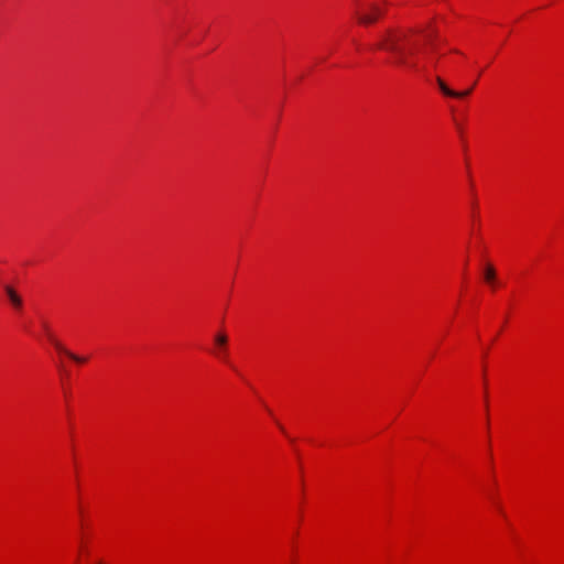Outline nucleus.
<instances>
[{
    "instance_id": "nucleus-4",
    "label": "nucleus",
    "mask_w": 564,
    "mask_h": 564,
    "mask_svg": "<svg viewBox=\"0 0 564 564\" xmlns=\"http://www.w3.org/2000/svg\"><path fill=\"white\" fill-rule=\"evenodd\" d=\"M48 335V339L52 341V344L54 345V347L59 351V352H63L65 354L67 357H69L70 359H73L74 361L76 362H85L86 359L83 358V357H79L75 354H73L72 351H69L68 349H66L62 343H59L53 335H51L50 333L47 334Z\"/></svg>"
},
{
    "instance_id": "nucleus-9",
    "label": "nucleus",
    "mask_w": 564,
    "mask_h": 564,
    "mask_svg": "<svg viewBox=\"0 0 564 564\" xmlns=\"http://www.w3.org/2000/svg\"><path fill=\"white\" fill-rule=\"evenodd\" d=\"M97 564H105L104 562H98Z\"/></svg>"
},
{
    "instance_id": "nucleus-8",
    "label": "nucleus",
    "mask_w": 564,
    "mask_h": 564,
    "mask_svg": "<svg viewBox=\"0 0 564 564\" xmlns=\"http://www.w3.org/2000/svg\"><path fill=\"white\" fill-rule=\"evenodd\" d=\"M471 91H473V87L465 89L464 91H457L458 96H454V98H464V97L470 95Z\"/></svg>"
},
{
    "instance_id": "nucleus-6",
    "label": "nucleus",
    "mask_w": 564,
    "mask_h": 564,
    "mask_svg": "<svg viewBox=\"0 0 564 564\" xmlns=\"http://www.w3.org/2000/svg\"><path fill=\"white\" fill-rule=\"evenodd\" d=\"M436 84L440 88V90L446 96V97H452L454 98V96H458L457 95V91L456 90H453L451 89L446 83L441 78V77H436Z\"/></svg>"
},
{
    "instance_id": "nucleus-2",
    "label": "nucleus",
    "mask_w": 564,
    "mask_h": 564,
    "mask_svg": "<svg viewBox=\"0 0 564 564\" xmlns=\"http://www.w3.org/2000/svg\"><path fill=\"white\" fill-rule=\"evenodd\" d=\"M383 14V10L377 4L369 6V12L360 13L357 12V19L360 24L370 25L378 21V19Z\"/></svg>"
},
{
    "instance_id": "nucleus-3",
    "label": "nucleus",
    "mask_w": 564,
    "mask_h": 564,
    "mask_svg": "<svg viewBox=\"0 0 564 564\" xmlns=\"http://www.w3.org/2000/svg\"><path fill=\"white\" fill-rule=\"evenodd\" d=\"M214 341H215V345L217 347V356L223 359V360H226V349H227V344H228V337L226 334L224 333H217L214 337Z\"/></svg>"
},
{
    "instance_id": "nucleus-1",
    "label": "nucleus",
    "mask_w": 564,
    "mask_h": 564,
    "mask_svg": "<svg viewBox=\"0 0 564 564\" xmlns=\"http://www.w3.org/2000/svg\"><path fill=\"white\" fill-rule=\"evenodd\" d=\"M377 47L393 53L397 64L401 66L415 72L424 69L416 61L412 59L419 50V43L406 32L394 29L387 30Z\"/></svg>"
},
{
    "instance_id": "nucleus-5",
    "label": "nucleus",
    "mask_w": 564,
    "mask_h": 564,
    "mask_svg": "<svg viewBox=\"0 0 564 564\" xmlns=\"http://www.w3.org/2000/svg\"><path fill=\"white\" fill-rule=\"evenodd\" d=\"M4 292L13 307L20 310L22 307V299L17 291L10 285H4Z\"/></svg>"
},
{
    "instance_id": "nucleus-7",
    "label": "nucleus",
    "mask_w": 564,
    "mask_h": 564,
    "mask_svg": "<svg viewBox=\"0 0 564 564\" xmlns=\"http://www.w3.org/2000/svg\"><path fill=\"white\" fill-rule=\"evenodd\" d=\"M485 281L491 285L496 283V270L491 264H487L484 271Z\"/></svg>"
}]
</instances>
